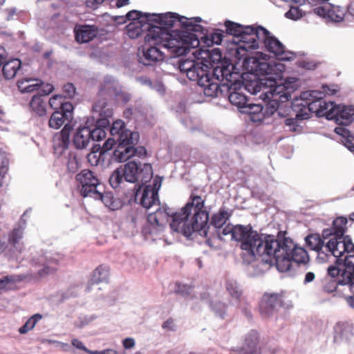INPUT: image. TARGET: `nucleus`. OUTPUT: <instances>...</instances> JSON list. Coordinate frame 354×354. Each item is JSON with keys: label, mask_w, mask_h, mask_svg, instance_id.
Listing matches in <instances>:
<instances>
[{"label": "nucleus", "mask_w": 354, "mask_h": 354, "mask_svg": "<svg viewBox=\"0 0 354 354\" xmlns=\"http://www.w3.org/2000/svg\"><path fill=\"white\" fill-rule=\"evenodd\" d=\"M72 344L75 348L86 352L87 348L84 346L81 341L78 339H73L72 341Z\"/></svg>", "instance_id": "69168bd1"}, {"label": "nucleus", "mask_w": 354, "mask_h": 354, "mask_svg": "<svg viewBox=\"0 0 354 354\" xmlns=\"http://www.w3.org/2000/svg\"><path fill=\"white\" fill-rule=\"evenodd\" d=\"M21 275H7L0 278V290L8 291L14 288L17 282L22 281Z\"/></svg>", "instance_id": "c9c22d12"}, {"label": "nucleus", "mask_w": 354, "mask_h": 354, "mask_svg": "<svg viewBox=\"0 0 354 354\" xmlns=\"http://www.w3.org/2000/svg\"><path fill=\"white\" fill-rule=\"evenodd\" d=\"M212 310L219 317L223 319L226 314L227 306L221 301H214L211 304Z\"/></svg>", "instance_id": "8fccbe9b"}, {"label": "nucleus", "mask_w": 354, "mask_h": 354, "mask_svg": "<svg viewBox=\"0 0 354 354\" xmlns=\"http://www.w3.org/2000/svg\"><path fill=\"white\" fill-rule=\"evenodd\" d=\"M99 93L101 95H115L117 94V88L113 82L106 81L102 84Z\"/></svg>", "instance_id": "49530a36"}, {"label": "nucleus", "mask_w": 354, "mask_h": 354, "mask_svg": "<svg viewBox=\"0 0 354 354\" xmlns=\"http://www.w3.org/2000/svg\"><path fill=\"white\" fill-rule=\"evenodd\" d=\"M122 345L124 348L130 349L135 346V341L131 337H127L122 341Z\"/></svg>", "instance_id": "e2e57ef3"}, {"label": "nucleus", "mask_w": 354, "mask_h": 354, "mask_svg": "<svg viewBox=\"0 0 354 354\" xmlns=\"http://www.w3.org/2000/svg\"><path fill=\"white\" fill-rule=\"evenodd\" d=\"M231 215L225 207H221L217 213L212 215L210 223L219 229L217 234L221 240H225V236H230V240L240 243V248L244 254L252 260L257 257H268L270 261H274L277 269L281 272L289 271L292 262L306 264L309 261L306 250L295 244L289 237L260 234L250 224H227L222 228Z\"/></svg>", "instance_id": "f257e3e1"}, {"label": "nucleus", "mask_w": 354, "mask_h": 354, "mask_svg": "<svg viewBox=\"0 0 354 354\" xmlns=\"http://www.w3.org/2000/svg\"><path fill=\"white\" fill-rule=\"evenodd\" d=\"M342 272L341 283H351L354 279V255H349L346 258L343 264L339 263V266H330L328 268V272L331 276H337Z\"/></svg>", "instance_id": "4468645a"}, {"label": "nucleus", "mask_w": 354, "mask_h": 354, "mask_svg": "<svg viewBox=\"0 0 354 354\" xmlns=\"http://www.w3.org/2000/svg\"><path fill=\"white\" fill-rule=\"evenodd\" d=\"M75 95V88L71 83H68V99L73 98Z\"/></svg>", "instance_id": "774afa93"}, {"label": "nucleus", "mask_w": 354, "mask_h": 354, "mask_svg": "<svg viewBox=\"0 0 354 354\" xmlns=\"http://www.w3.org/2000/svg\"><path fill=\"white\" fill-rule=\"evenodd\" d=\"M259 333L250 331L245 337L243 345L239 348L231 349L230 354H261L259 344Z\"/></svg>", "instance_id": "6ab92c4d"}, {"label": "nucleus", "mask_w": 354, "mask_h": 354, "mask_svg": "<svg viewBox=\"0 0 354 354\" xmlns=\"http://www.w3.org/2000/svg\"><path fill=\"white\" fill-rule=\"evenodd\" d=\"M348 219L345 216L337 217L332 223L330 228L324 229L322 232V236L324 239L329 236L339 237L346 236L344 235L347 230Z\"/></svg>", "instance_id": "5701e85b"}, {"label": "nucleus", "mask_w": 354, "mask_h": 354, "mask_svg": "<svg viewBox=\"0 0 354 354\" xmlns=\"http://www.w3.org/2000/svg\"><path fill=\"white\" fill-rule=\"evenodd\" d=\"M174 327V319L169 318L162 324V328L167 330H173Z\"/></svg>", "instance_id": "338daca9"}, {"label": "nucleus", "mask_w": 354, "mask_h": 354, "mask_svg": "<svg viewBox=\"0 0 354 354\" xmlns=\"http://www.w3.org/2000/svg\"><path fill=\"white\" fill-rule=\"evenodd\" d=\"M225 25L227 32L237 37H240L245 28V26L230 21H226Z\"/></svg>", "instance_id": "c03bdc74"}, {"label": "nucleus", "mask_w": 354, "mask_h": 354, "mask_svg": "<svg viewBox=\"0 0 354 354\" xmlns=\"http://www.w3.org/2000/svg\"><path fill=\"white\" fill-rule=\"evenodd\" d=\"M306 243L310 250L317 252L318 257L324 259L328 257V254L325 250V244L324 241L318 234H311L306 237Z\"/></svg>", "instance_id": "cd10ccee"}, {"label": "nucleus", "mask_w": 354, "mask_h": 354, "mask_svg": "<svg viewBox=\"0 0 354 354\" xmlns=\"http://www.w3.org/2000/svg\"><path fill=\"white\" fill-rule=\"evenodd\" d=\"M139 133H127L122 134L116 149L113 151L114 159L120 162H125L134 156L133 147L139 142Z\"/></svg>", "instance_id": "9d476101"}, {"label": "nucleus", "mask_w": 354, "mask_h": 354, "mask_svg": "<svg viewBox=\"0 0 354 354\" xmlns=\"http://www.w3.org/2000/svg\"><path fill=\"white\" fill-rule=\"evenodd\" d=\"M53 147L55 156L57 157L64 156L66 149V124L64 125L60 133L55 135Z\"/></svg>", "instance_id": "7c9ffc66"}, {"label": "nucleus", "mask_w": 354, "mask_h": 354, "mask_svg": "<svg viewBox=\"0 0 354 354\" xmlns=\"http://www.w3.org/2000/svg\"><path fill=\"white\" fill-rule=\"evenodd\" d=\"M91 140L90 127H83L78 128L73 136V143L77 149H84Z\"/></svg>", "instance_id": "c85d7f7f"}, {"label": "nucleus", "mask_w": 354, "mask_h": 354, "mask_svg": "<svg viewBox=\"0 0 354 354\" xmlns=\"http://www.w3.org/2000/svg\"><path fill=\"white\" fill-rule=\"evenodd\" d=\"M265 33L262 43L268 51L281 60H290L295 57L293 53L286 50L284 45L277 38L271 35L268 30L266 29Z\"/></svg>", "instance_id": "ddd939ff"}, {"label": "nucleus", "mask_w": 354, "mask_h": 354, "mask_svg": "<svg viewBox=\"0 0 354 354\" xmlns=\"http://www.w3.org/2000/svg\"><path fill=\"white\" fill-rule=\"evenodd\" d=\"M211 38L209 41L211 44H216L219 45L221 44L223 37L224 32L220 30H216V32L211 34Z\"/></svg>", "instance_id": "864d4df0"}, {"label": "nucleus", "mask_w": 354, "mask_h": 354, "mask_svg": "<svg viewBox=\"0 0 354 354\" xmlns=\"http://www.w3.org/2000/svg\"><path fill=\"white\" fill-rule=\"evenodd\" d=\"M321 104V109H323V116L325 115L326 118L332 120L334 118V111L337 106L330 101H326L323 95H322Z\"/></svg>", "instance_id": "37998d69"}, {"label": "nucleus", "mask_w": 354, "mask_h": 354, "mask_svg": "<svg viewBox=\"0 0 354 354\" xmlns=\"http://www.w3.org/2000/svg\"><path fill=\"white\" fill-rule=\"evenodd\" d=\"M35 326V321L30 320V319L27 320L24 325H23L19 329V332L21 334H25L31 329H32Z\"/></svg>", "instance_id": "6e6d98bb"}, {"label": "nucleus", "mask_w": 354, "mask_h": 354, "mask_svg": "<svg viewBox=\"0 0 354 354\" xmlns=\"http://www.w3.org/2000/svg\"><path fill=\"white\" fill-rule=\"evenodd\" d=\"M118 144L117 138L115 137L109 138L104 143L102 147V151H106L111 150L114 145Z\"/></svg>", "instance_id": "4d7b16f0"}, {"label": "nucleus", "mask_w": 354, "mask_h": 354, "mask_svg": "<svg viewBox=\"0 0 354 354\" xmlns=\"http://www.w3.org/2000/svg\"><path fill=\"white\" fill-rule=\"evenodd\" d=\"M30 106L32 111H34L39 116L44 115L46 113L44 100L41 96L34 95L32 97Z\"/></svg>", "instance_id": "a19ab883"}, {"label": "nucleus", "mask_w": 354, "mask_h": 354, "mask_svg": "<svg viewBox=\"0 0 354 354\" xmlns=\"http://www.w3.org/2000/svg\"><path fill=\"white\" fill-rule=\"evenodd\" d=\"M41 86H42V87L41 88L40 92L42 95H48V94L52 93L54 90L53 86L50 84H44L42 83Z\"/></svg>", "instance_id": "052dcab7"}, {"label": "nucleus", "mask_w": 354, "mask_h": 354, "mask_svg": "<svg viewBox=\"0 0 354 354\" xmlns=\"http://www.w3.org/2000/svg\"><path fill=\"white\" fill-rule=\"evenodd\" d=\"M226 289L230 295L235 299H238L241 296L242 292L240 290L236 282L234 281H227Z\"/></svg>", "instance_id": "de8ad7c7"}, {"label": "nucleus", "mask_w": 354, "mask_h": 354, "mask_svg": "<svg viewBox=\"0 0 354 354\" xmlns=\"http://www.w3.org/2000/svg\"><path fill=\"white\" fill-rule=\"evenodd\" d=\"M244 68L250 73L257 76L270 75L267 79L270 84L275 85L276 80L281 77L284 71V66L281 64H270L262 57V53H257L255 56L245 57L243 62Z\"/></svg>", "instance_id": "39448f33"}, {"label": "nucleus", "mask_w": 354, "mask_h": 354, "mask_svg": "<svg viewBox=\"0 0 354 354\" xmlns=\"http://www.w3.org/2000/svg\"><path fill=\"white\" fill-rule=\"evenodd\" d=\"M192 288L187 285H183L178 286V291L183 294L186 295H189L191 294Z\"/></svg>", "instance_id": "0e129e2a"}, {"label": "nucleus", "mask_w": 354, "mask_h": 354, "mask_svg": "<svg viewBox=\"0 0 354 354\" xmlns=\"http://www.w3.org/2000/svg\"><path fill=\"white\" fill-rule=\"evenodd\" d=\"M325 250L328 255L337 258L334 266L343 264L349 255H354V243L349 236L331 237L325 245Z\"/></svg>", "instance_id": "423d86ee"}, {"label": "nucleus", "mask_w": 354, "mask_h": 354, "mask_svg": "<svg viewBox=\"0 0 354 354\" xmlns=\"http://www.w3.org/2000/svg\"><path fill=\"white\" fill-rule=\"evenodd\" d=\"M23 232L21 229H14L8 235V240L0 239V256L11 259L17 257L24 250L21 242Z\"/></svg>", "instance_id": "9b49d317"}, {"label": "nucleus", "mask_w": 354, "mask_h": 354, "mask_svg": "<svg viewBox=\"0 0 354 354\" xmlns=\"http://www.w3.org/2000/svg\"><path fill=\"white\" fill-rule=\"evenodd\" d=\"M100 116L104 117L106 118H111L113 116V110L109 108H106V106H104L100 110Z\"/></svg>", "instance_id": "680f3d73"}, {"label": "nucleus", "mask_w": 354, "mask_h": 354, "mask_svg": "<svg viewBox=\"0 0 354 354\" xmlns=\"http://www.w3.org/2000/svg\"><path fill=\"white\" fill-rule=\"evenodd\" d=\"M50 107L55 111H66L65 106L66 104V97L62 95H55L49 100Z\"/></svg>", "instance_id": "79ce46f5"}, {"label": "nucleus", "mask_w": 354, "mask_h": 354, "mask_svg": "<svg viewBox=\"0 0 354 354\" xmlns=\"http://www.w3.org/2000/svg\"><path fill=\"white\" fill-rule=\"evenodd\" d=\"M285 16L288 19L297 20L302 17L303 14L301 10L298 7L291 6L290 10L286 12Z\"/></svg>", "instance_id": "603ef678"}, {"label": "nucleus", "mask_w": 354, "mask_h": 354, "mask_svg": "<svg viewBox=\"0 0 354 354\" xmlns=\"http://www.w3.org/2000/svg\"><path fill=\"white\" fill-rule=\"evenodd\" d=\"M77 189L84 198H92L102 185L97 176L90 169H83L75 176Z\"/></svg>", "instance_id": "1a4fd4ad"}, {"label": "nucleus", "mask_w": 354, "mask_h": 354, "mask_svg": "<svg viewBox=\"0 0 354 354\" xmlns=\"http://www.w3.org/2000/svg\"><path fill=\"white\" fill-rule=\"evenodd\" d=\"M74 32L75 40L78 43H88L96 37L99 29L95 25L77 24Z\"/></svg>", "instance_id": "4be33fe9"}, {"label": "nucleus", "mask_w": 354, "mask_h": 354, "mask_svg": "<svg viewBox=\"0 0 354 354\" xmlns=\"http://www.w3.org/2000/svg\"><path fill=\"white\" fill-rule=\"evenodd\" d=\"M197 84L203 88V93L208 97H216L222 89L218 84V76L214 79L211 76L209 68L205 71V74L201 75L196 81Z\"/></svg>", "instance_id": "aec40b11"}, {"label": "nucleus", "mask_w": 354, "mask_h": 354, "mask_svg": "<svg viewBox=\"0 0 354 354\" xmlns=\"http://www.w3.org/2000/svg\"><path fill=\"white\" fill-rule=\"evenodd\" d=\"M145 43L138 54L139 62L145 66H152L163 61L167 50L171 57L187 54L191 48L198 47L200 42L187 32L169 35L160 27H153L150 33L145 36Z\"/></svg>", "instance_id": "7ed1b4c3"}, {"label": "nucleus", "mask_w": 354, "mask_h": 354, "mask_svg": "<svg viewBox=\"0 0 354 354\" xmlns=\"http://www.w3.org/2000/svg\"><path fill=\"white\" fill-rule=\"evenodd\" d=\"M346 12V8L330 3H327L314 9V12L316 15L327 18L334 22L342 21L344 19Z\"/></svg>", "instance_id": "f3484780"}, {"label": "nucleus", "mask_w": 354, "mask_h": 354, "mask_svg": "<svg viewBox=\"0 0 354 354\" xmlns=\"http://www.w3.org/2000/svg\"><path fill=\"white\" fill-rule=\"evenodd\" d=\"M266 28L259 26H245V30L239 37V44L236 49V54L240 56L244 55V52L252 49H257L259 44L262 43L265 37Z\"/></svg>", "instance_id": "6e6552de"}, {"label": "nucleus", "mask_w": 354, "mask_h": 354, "mask_svg": "<svg viewBox=\"0 0 354 354\" xmlns=\"http://www.w3.org/2000/svg\"><path fill=\"white\" fill-rule=\"evenodd\" d=\"M263 109L261 104L248 103L244 109L241 110V112L248 115L250 120L253 122H259L264 118Z\"/></svg>", "instance_id": "c756f323"}, {"label": "nucleus", "mask_w": 354, "mask_h": 354, "mask_svg": "<svg viewBox=\"0 0 354 354\" xmlns=\"http://www.w3.org/2000/svg\"><path fill=\"white\" fill-rule=\"evenodd\" d=\"M151 24L155 23L164 31L169 35L176 32H187L191 36L196 37L199 41V35L203 34L202 26L194 24L192 21H181L179 16L175 13L167 12L165 14H152Z\"/></svg>", "instance_id": "20e7f679"}, {"label": "nucleus", "mask_w": 354, "mask_h": 354, "mask_svg": "<svg viewBox=\"0 0 354 354\" xmlns=\"http://www.w3.org/2000/svg\"><path fill=\"white\" fill-rule=\"evenodd\" d=\"M124 179V172L122 167L118 168L112 173L109 178V183L111 187L114 189L118 187Z\"/></svg>", "instance_id": "a18cd8bd"}, {"label": "nucleus", "mask_w": 354, "mask_h": 354, "mask_svg": "<svg viewBox=\"0 0 354 354\" xmlns=\"http://www.w3.org/2000/svg\"><path fill=\"white\" fill-rule=\"evenodd\" d=\"M306 118H308V114L303 115L298 113L296 115V118H290L286 119L285 124L286 126H288L290 127V130L291 131H295L298 127L297 120H304Z\"/></svg>", "instance_id": "3c124183"}, {"label": "nucleus", "mask_w": 354, "mask_h": 354, "mask_svg": "<svg viewBox=\"0 0 354 354\" xmlns=\"http://www.w3.org/2000/svg\"><path fill=\"white\" fill-rule=\"evenodd\" d=\"M110 122L108 118H106L104 117H101L95 125V127H99L100 128H103L104 130L107 129L109 126Z\"/></svg>", "instance_id": "bf43d9fd"}, {"label": "nucleus", "mask_w": 354, "mask_h": 354, "mask_svg": "<svg viewBox=\"0 0 354 354\" xmlns=\"http://www.w3.org/2000/svg\"><path fill=\"white\" fill-rule=\"evenodd\" d=\"M110 276V268L105 265H100L92 272L91 278L88 281L86 289L91 290L93 286L100 283H107Z\"/></svg>", "instance_id": "393cba45"}, {"label": "nucleus", "mask_w": 354, "mask_h": 354, "mask_svg": "<svg viewBox=\"0 0 354 354\" xmlns=\"http://www.w3.org/2000/svg\"><path fill=\"white\" fill-rule=\"evenodd\" d=\"M124 180L129 183H137L145 185L153 177V169L151 164H138L135 161H129L122 167Z\"/></svg>", "instance_id": "0eeeda50"}, {"label": "nucleus", "mask_w": 354, "mask_h": 354, "mask_svg": "<svg viewBox=\"0 0 354 354\" xmlns=\"http://www.w3.org/2000/svg\"><path fill=\"white\" fill-rule=\"evenodd\" d=\"M3 64L2 72L6 80H11L15 77L21 64L19 59H12L8 62L5 61Z\"/></svg>", "instance_id": "72a5a7b5"}, {"label": "nucleus", "mask_w": 354, "mask_h": 354, "mask_svg": "<svg viewBox=\"0 0 354 354\" xmlns=\"http://www.w3.org/2000/svg\"><path fill=\"white\" fill-rule=\"evenodd\" d=\"M274 84H270V95H266L267 97L271 99L270 102L268 104V108H270V113H273L276 111L279 106V102H284L288 100V97H290V94L288 93H284L281 94L282 90L284 88L282 86H277L274 88Z\"/></svg>", "instance_id": "a878e982"}, {"label": "nucleus", "mask_w": 354, "mask_h": 354, "mask_svg": "<svg viewBox=\"0 0 354 354\" xmlns=\"http://www.w3.org/2000/svg\"><path fill=\"white\" fill-rule=\"evenodd\" d=\"M179 69L181 73H185L192 81H196L201 75L205 74L208 69L207 65L202 62H196L194 60L186 59L180 62Z\"/></svg>", "instance_id": "2eb2a0df"}, {"label": "nucleus", "mask_w": 354, "mask_h": 354, "mask_svg": "<svg viewBox=\"0 0 354 354\" xmlns=\"http://www.w3.org/2000/svg\"><path fill=\"white\" fill-rule=\"evenodd\" d=\"M322 95H324L322 92L316 91L303 92L301 94V98L305 100V104L301 105L306 106L310 112L315 113L318 116H323V109H321Z\"/></svg>", "instance_id": "412c9836"}, {"label": "nucleus", "mask_w": 354, "mask_h": 354, "mask_svg": "<svg viewBox=\"0 0 354 354\" xmlns=\"http://www.w3.org/2000/svg\"><path fill=\"white\" fill-rule=\"evenodd\" d=\"M162 185V178L156 176L153 182V185H147L141 192L142 185H139L135 194L136 200H139L140 204L145 208L149 209L153 205H160L158 191Z\"/></svg>", "instance_id": "f8f14e48"}, {"label": "nucleus", "mask_w": 354, "mask_h": 354, "mask_svg": "<svg viewBox=\"0 0 354 354\" xmlns=\"http://www.w3.org/2000/svg\"><path fill=\"white\" fill-rule=\"evenodd\" d=\"M128 133H137L136 131H131L125 127V124L122 120H118L113 122L111 127L110 128V133L112 137H115L117 141H119L120 136L122 134Z\"/></svg>", "instance_id": "e433bc0d"}, {"label": "nucleus", "mask_w": 354, "mask_h": 354, "mask_svg": "<svg viewBox=\"0 0 354 354\" xmlns=\"http://www.w3.org/2000/svg\"><path fill=\"white\" fill-rule=\"evenodd\" d=\"M283 305V296L278 293H266L259 304V311L263 316L270 315L277 308Z\"/></svg>", "instance_id": "a211bd4d"}, {"label": "nucleus", "mask_w": 354, "mask_h": 354, "mask_svg": "<svg viewBox=\"0 0 354 354\" xmlns=\"http://www.w3.org/2000/svg\"><path fill=\"white\" fill-rule=\"evenodd\" d=\"M151 13H143L140 11H138L136 10L129 11L126 17L127 19L129 21H131V22H133L135 21H138L142 23H147V22H151Z\"/></svg>", "instance_id": "58836bf2"}, {"label": "nucleus", "mask_w": 354, "mask_h": 354, "mask_svg": "<svg viewBox=\"0 0 354 354\" xmlns=\"http://www.w3.org/2000/svg\"><path fill=\"white\" fill-rule=\"evenodd\" d=\"M42 85V81L38 79L23 78L17 82V86L21 93H31Z\"/></svg>", "instance_id": "473e14b6"}, {"label": "nucleus", "mask_w": 354, "mask_h": 354, "mask_svg": "<svg viewBox=\"0 0 354 354\" xmlns=\"http://www.w3.org/2000/svg\"><path fill=\"white\" fill-rule=\"evenodd\" d=\"M92 198L95 200L102 201L106 207L111 210H115L118 208L119 203L114 198L111 192H102L98 189L97 194H94Z\"/></svg>", "instance_id": "2f4dec72"}, {"label": "nucleus", "mask_w": 354, "mask_h": 354, "mask_svg": "<svg viewBox=\"0 0 354 354\" xmlns=\"http://www.w3.org/2000/svg\"><path fill=\"white\" fill-rule=\"evenodd\" d=\"M335 132L342 136V142L351 151H354V135L346 127H337Z\"/></svg>", "instance_id": "f704fd0d"}, {"label": "nucleus", "mask_w": 354, "mask_h": 354, "mask_svg": "<svg viewBox=\"0 0 354 354\" xmlns=\"http://www.w3.org/2000/svg\"><path fill=\"white\" fill-rule=\"evenodd\" d=\"M204 204L205 200L192 192L189 201L178 212L166 205L159 206L155 212L148 214L149 225L143 229V232L146 234H158L171 221L170 227L175 232L187 237L196 232L206 237L209 214L204 210Z\"/></svg>", "instance_id": "f03ea898"}, {"label": "nucleus", "mask_w": 354, "mask_h": 354, "mask_svg": "<svg viewBox=\"0 0 354 354\" xmlns=\"http://www.w3.org/2000/svg\"><path fill=\"white\" fill-rule=\"evenodd\" d=\"M102 152L100 153H97L96 151H93L89 153L87 155V160L88 162L93 166H96L100 162V156L101 155Z\"/></svg>", "instance_id": "5fc2aeb1"}, {"label": "nucleus", "mask_w": 354, "mask_h": 354, "mask_svg": "<svg viewBox=\"0 0 354 354\" xmlns=\"http://www.w3.org/2000/svg\"><path fill=\"white\" fill-rule=\"evenodd\" d=\"M354 115V106H337L335 111H334V118L332 120H335L340 127H344L350 124L353 121Z\"/></svg>", "instance_id": "b1692460"}, {"label": "nucleus", "mask_w": 354, "mask_h": 354, "mask_svg": "<svg viewBox=\"0 0 354 354\" xmlns=\"http://www.w3.org/2000/svg\"><path fill=\"white\" fill-rule=\"evenodd\" d=\"M133 154L139 158L145 157L147 156V151L145 147L139 146L136 147H133Z\"/></svg>", "instance_id": "13d9d810"}, {"label": "nucleus", "mask_w": 354, "mask_h": 354, "mask_svg": "<svg viewBox=\"0 0 354 354\" xmlns=\"http://www.w3.org/2000/svg\"><path fill=\"white\" fill-rule=\"evenodd\" d=\"M66 117V111H55L51 115L48 124L49 127L55 129L60 128L65 120Z\"/></svg>", "instance_id": "ea45409f"}, {"label": "nucleus", "mask_w": 354, "mask_h": 354, "mask_svg": "<svg viewBox=\"0 0 354 354\" xmlns=\"http://www.w3.org/2000/svg\"><path fill=\"white\" fill-rule=\"evenodd\" d=\"M222 86L226 88L228 91L230 102L237 106L240 111L248 104V99L243 92L244 88L240 82H234V84H224Z\"/></svg>", "instance_id": "dca6fc26"}, {"label": "nucleus", "mask_w": 354, "mask_h": 354, "mask_svg": "<svg viewBox=\"0 0 354 354\" xmlns=\"http://www.w3.org/2000/svg\"><path fill=\"white\" fill-rule=\"evenodd\" d=\"M153 27H156L151 22L142 23L138 21L130 22L125 28L127 35L131 39H136L142 35L145 31L150 33Z\"/></svg>", "instance_id": "bb28decb"}, {"label": "nucleus", "mask_w": 354, "mask_h": 354, "mask_svg": "<svg viewBox=\"0 0 354 354\" xmlns=\"http://www.w3.org/2000/svg\"><path fill=\"white\" fill-rule=\"evenodd\" d=\"M106 131L103 128L95 126L93 129L90 128V136L91 140H102L106 137Z\"/></svg>", "instance_id": "09e8293b"}, {"label": "nucleus", "mask_w": 354, "mask_h": 354, "mask_svg": "<svg viewBox=\"0 0 354 354\" xmlns=\"http://www.w3.org/2000/svg\"><path fill=\"white\" fill-rule=\"evenodd\" d=\"M327 273H328L327 272ZM342 272H339V274L337 276H331L330 274H328V276H330L333 279H330L328 281H326L324 285V290L326 292L331 293L335 292L338 285H350L351 283H341L342 277H341Z\"/></svg>", "instance_id": "4c0bfd02"}]
</instances>
